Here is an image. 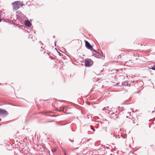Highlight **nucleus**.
<instances>
[{
    "label": "nucleus",
    "instance_id": "obj_1",
    "mask_svg": "<svg viewBox=\"0 0 155 155\" xmlns=\"http://www.w3.org/2000/svg\"><path fill=\"white\" fill-rule=\"evenodd\" d=\"M91 50L95 52V53H93L92 52V55L94 56L95 58H101L102 59H104L105 56L103 55V54L101 51V53H100V52H97L95 49L93 48H91Z\"/></svg>",
    "mask_w": 155,
    "mask_h": 155
},
{
    "label": "nucleus",
    "instance_id": "obj_2",
    "mask_svg": "<svg viewBox=\"0 0 155 155\" xmlns=\"http://www.w3.org/2000/svg\"><path fill=\"white\" fill-rule=\"evenodd\" d=\"M16 17L17 19L21 21H23L25 18V15L21 12L18 11L16 12Z\"/></svg>",
    "mask_w": 155,
    "mask_h": 155
},
{
    "label": "nucleus",
    "instance_id": "obj_3",
    "mask_svg": "<svg viewBox=\"0 0 155 155\" xmlns=\"http://www.w3.org/2000/svg\"><path fill=\"white\" fill-rule=\"evenodd\" d=\"M19 1H15L12 3L13 10L17 11L20 8L19 3Z\"/></svg>",
    "mask_w": 155,
    "mask_h": 155
},
{
    "label": "nucleus",
    "instance_id": "obj_4",
    "mask_svg": "<svg viewBox=\"0 0 155 155\" xmlns=\"http://www.w3.org/2000/svg\"><path fill=\"white\" fill-rule=\"evenodd\" d=\"M84 65L86 67H90L93 65V62L91 59H85L84 60Z\"/></svg>",
    "mask_w": 155,
    "mask_h": 155
},
{
    "label": "nucleus",
    "instance_id": "obj_5",
    "mask_svg": "<svg viewBox=\"0 0 155 155\" xmlns=\"http://www.w3.org/2000/svg\"><path fill=\"white\" fill-rule=\"evenodd\" d=\"M85 42L86 48L88 49L91 50V49L93 48V46L91 45L90 43L86 40H85Z\"/></svg>",
    "mask_w": 155,
    "mask_h": 155
},
{
    "label": "nucleus",
    "instance_id": "obj_6",
    "mask_svg": "<svg viewBox=\"0 0 155 155\" xmlns=\"http://www.w3.org/2000/svg\"><path fill=\"white\" fill-rule=\"evenodd\" d=\"M8 114V113L5 110L0 108V116L1 115L7 116Z\"/></svg>",
    "mask_w": 155,
    "mask_h": 155
},
{
    "label": "nucleus",
    "instance_id": "obj_7",
    "mask_svg": "<svg viewBox=\"0 0 155 155\" xmlns=\"http://www.w3.org/2000/svg\"><path fill=\"white\" fill-rule=\"evenodd\" d=\"M32 24L29 20H26L25 21V25L27 27H30Z\"/></svg>",
    "mask_w": 155,
    "mask_h": 155
},
{
    "label": "nucleus",
    "instance_id": "obj_8",
    "mask_svg": "<svg viewBox=\"0 0 155 155\" xmlns=\"http://www.w3.org/2000/svg\"><path fill=\"white\" fill-rule=\"evenodd\" d=\"M129 82L127 81H125L124 82H122V85H124L125 86H130V84H128Z\"/></svg>",
    "mask_w": 155,
    "mask_h": 155
},
{
    "label": "nucleus",
    "instance_id": "obj_9",
    "mask_svg": "<svg viewBox=\"0 0 155 155\" xmlns=\"http://www.w3.org/2000/svg\"><path fill=\"white\" fill-rule=\"evenodd\" d=\"M55 49H56V50L57 51V52L59 54V55L60 56H62V58L64 59L65 60L66 59V56L64 55L63 54L61 53L60 52L58 51V50H57V49L56 48H55Z\"/></svg>",
    "mask_w": 155,
    "mask_h": 155
},
{
    "label": "nucleus",
    "instance_id": "obj_10",
    "mask_svg": "<svg viewBox=\"0 0 155 155\" xmlns=\"http://www.w3.org/2000/svg\"><path fill=\"white\" fill-rule=\"evenodd\" d=\"M41 113L43 114H45V115H47V116H50V117H56L57 116H59V115H50V114H45V113Z\"/></svg>",
    "mask_w": 155,
    "mask_h": 155
},
{
    "label": "nucleus",
    "instance_id": "obj_11",
    "mask_svg": "<svg viewBox=\"0 0 155 155\" xmlns=\"http://www.w3.org/2000/svg\"><path fill=\"white\" fill-rule=\"evenodd\" d=\"M116 113H117V112L116 113H114L113 112L111 114H113L114 115V114L115 115V117L117 118L118 117V114H119V113L116 114Z\"/></svg>",
    "mask_w": 155,
    "mask_h": 155
},
{
    "label": "nucleus",
    "instance_id": "obj_12",
    "mask_svg": "<svg viewBox=\"0 0 155 155\" xmlns=\"http://www.w3.org/2000/svg\"><path fill=\"white\" fill-rule=\"evenodd\" d=\"M10 104V103H9V104H6V103L4 101H2L0 102V104L1 105H4V104Z\"/></svg>",
    "mask_w": 155,
    "mask_h": 155
},
{
    "label": "nucleus",
    "instance_id": "obj_13",
    "mask_svg": "<svg viewBox=\"0 0 155 155\" xmlns=\"http://www.w3.org/2000/svg\"><path fill=\"white\" fill-rule=\"evenodd\" d=\"M19 3V7H20V6H21V7H22L24 5L23 2H21L20 1V2Z\"/></svg>",
    "mask_w": 155,
    "mask_h": 155
},
{
    "label": "nucleus",
    "instance_id": "obj_14",
    "mask_svg": "<svg viewBox=\"0 0 155 155\" xmlns=\"http://www.w3.org/2000/svg\"><path fill=\"white\" fill-rule=\"evenodd\" d=\"M150 69H151L152 70H155V65L153 66L152 68H150Z\"/></svg>",
    "mask_w": 155,
    "mask_h": 155
},
{
    "label": "nucleus",
    "instance_id": "obj_15",
    "mask_svg": "<svg viewBox=\"0 0 155 155\" xmlns=\"http://www.w3.org/2000/svg\"><path fill=\"white\" fill-rule=\"evenodd\" d=\"M126 137H127V135H124V136H122V137L123 138H124V139H125Z\"/></svg>",
    "mask_w": 155,
    "mask_h": 155
},
{
    "label": "nucleus",
    "instance_id": "obj_16",
    "mask_svg": "<svg viewBox=\"0 0 155 155\" xmlns=\"http://www.w3.org/2000/svg\"><path fill=\"white\" fill-rule=\"evenodd\" d=\"M10 23L14 25H15L16 24H15L13 21H12L11 22H10Z\"/></svg>",
    "mask_w": 155,
    "mask_h": 155
},
{
    "label": "nucleus",
    "instance_id": "obj_17",
    "mask_svg": "<svg viewBox=\"0 0 155 155\" xmlns=\"http://www.w3.org/2000/svg\"><path fill=\"white\" fill-rule=\"evenodd\" d=\"M69 141H71V142H74V140H71L70 139H69Z\"/></svg>",
    "mask_w": 155,
    "mask_h": 155
},
{
    "label": "nucleus",
    "instance_id": "obj_18",
    "mask_svg": "<svg viewBox=\"0 0 155 155\" xmlns=\"http://www.w3.org/2000/svg\"><path fill=\"white\" fill-rule=\"evenodd\" d=\"M130 110H132V111L133 112H136V111H137V110H136V111H134L133 109V108H130Z\"/></svg>",
    "mask_w": 155,
    "mask_h": 155
},
{
    "label": "nucleus",
    "instance_id": "obj_19",
    "mask_svg": "<svg viewBox=\"0 0 155 155\" xmlns=\"http://www.w3.org/2000/svg\"><path fill=\"white\" fill-rule=\"evenodd\" d=\"M124 108V107H122L121 108V109H120V110L121 111H122L123 110V109Z\"/></svg>",
    "mask_w": 155,
    "mask_h": 155
},
{
    "label": "nucleus",
    "instance_id": "obj_20",
    "mask_svg": "<svg viewBox=\"0 0 155 155\" xmlns=\"http://www.w3.org/2000/svg\"><path fill=\"white\" fill-rule=\"evenodd\" d=\"M91 129L93 130L94 131H95V130L94 128H91Z\"/></svg>",
    "mask_w": 155,
    "mask_h": 155
},
{
    "label": "nucleus",
    "instance_id": "obj_21",
    "mask_svg": "<svg viewBox=\"0 0 155 155\" xmlns=\"http://www.w3.org/2000/svg\"><path fill=\"white\" fill-rule=\"evenodd\" d=\"M87 104L89 105H91L90 103L88 102H87Z\"/></svg>",
    "mask_w": 155,
    "mask_h": 155
},
{
    "label": "nucleus",
    "instance_id": "obj_22",
    "mask_svg": "<svg viewBox=\"0 0 155 155\" xmlns=\"http://www.w3.org/2000/svg\"><path fill=\"white\" fill-rule=\"evenodd\" d=\"M2 21V19L1 18V15H0V22H1Z\"/></svg>",
    "mask_w": 155,
    "mask_h": 155
},
{
    "label": "nucleus",
    "instance_id": "obj_23",
    "mask_svg": "<svg viewBox=\"0 0 155 155\" xmlns=\"http://www.w3.org/2000/svg\"><path fill=\"white\" fill-rule=\"evenodd\" d=\"M64 155H67L65 151H64Z\"/></svg>",
    "mask_w": 155,
    "mask_h": 155
},
{
    "label": "nucleus",
    "instance_id": "obj_24",
    "mask_svg": "<svg viewBox=\"0 0 155 155\" xmlns=\"http://www.w3.org/2000/svg\"><path fill=\"white\" fill-rule=\"evenodd\" d=\"M92 140V139H91V138H90V139H88V140H87V142H88V141H89V140Z\"/></svg>",
    "mask_w": 155,
    "mask_h": 155
},
{
    "label": "nucleus",
    "instance_id": "obj_25",
    "mask_svg": "<svg viewBox=\"0 0 155 155\" xmlns=\"http://www.w3.org/2000/svg\"><path fill=\"white\" fill-rule=\"evenodd\" d=\"M103 121H107V120L106 119H103Z\"/></svg>",
    "mask_w": 155,
    "mask_h": 155
},
{
    "label": "nucleus",
    "instance_id": "obj_26",
    "mask_svg": "<svg viewBox=\"0 0 155 155\" xmlns=\"http://www.w3.org/2000/svg\"><path fill=\"white\" fill-rule=\"evenodd\" d=\"M55 111H58V112H60L61 111L60 110H56Z\"/></svg>",
    "mask_w": 155,
    "mask_h": 155
},
{
    "label": "nucleus",
    "instance_id": "obj_27",
    "mask_svg": "<svg viewBox=\"0 0 155 155\" xmlns=\"http://www.w3.org/2000/svg\"><path fill=\"white\" fill-rule=\"evenodd\" d=\"M120 83H117L115 85V86H117L118 84H119Z\"/></svg>",
    "mask_w": 155,
    "mask_h": 155
},
{
    "label": "nucleus",
    "instance_id": "obj_28",
    "mask_svg": "<svg viewBox=\"0 0 155 155\" xmlns=\"http://www.w3.org/2000/svg\"><path fill=\"white\" fill-rule=\"evenodd\" d=\"M54 46H56V41L54 42Z\"/></svg>",
    "mask_w": 155,
    "mask_h": 155
},
{
    "label": "nucleus",
    "instance_id": "obj_29",
    "mask_svg": "<svg viewBox=\"0 0 155 155\" xmlns=\"http://www.w3.org/2000/svg\"><path fill=\"white\" fill-rule=\"evenodd\" d=\"M41 43V44L42 45H43V44L42 43V42L41 41H40V43Z\"/></svg>",
    "mask_w": 155,
    "mask_h": 155
},
{
    "label": "nucleus",
    "instance_id": "obj_30",
    "mask_svg": "<svg viewBox=\"0 0 155 155\" xmlns=\"http://www.w3.org/2000/svg\"><path fill=\"white\" fill-rule=\"evenodd\" d=\"M155 112V110H153V111H152V113H154Z\"/></svg>",
    "mask_w": 155,
    "mask_h": 155
},
{
    "label": "nucleus",
    "instance_id": "obj_31",
    "mask_svg": "<svg viewBox=\"0 0 155 155\" xmlns=\"http://www.w3.org/2000/svg\"><path fill=\"white\" fill-rule=\"evenodd\" d=\"M62 108L63 109H64L65 108V107H63Z\"/></svg>",
    "mask_w": 155,
    "mask_h": 155
},
{
    "label": "nucleus",
    "instance_id": "obj_32",
    "mask_svg": "<svg viewBox=\"0 0 155 155\" xmlns=\"http://www.w3.org/2000/svg\"><path fill=\"white\" fill-rule=\"evenodd\" d=\"M105 109V108H104L102 109V110H104Z\"/></svg>",
    "mask_w": 155,
    "mask_h": 155
},
{
    "label": "nucleus",
    "instance_id": "obj_33",
    "mask_svg": "<svg viewBox=\"0 0 155 155\" xmlns=\"http://www.w3.org/2000/svg\"><path fill=\"white\" fill-rule=\"evenodd\" d=\"M18 25H19V24H17V26H18V27H19V26H18Z\"/></svg>",
    "mask_w": 155,
    "mask_h": 155
},
{
    "label": "nucleus",
    "instance_id": "obj_34",
    "mask_svg": "<svg viewBox=\"0 0 155 155\" xmlns=\"http://www.w3.org/2000/svg\"><path fill=\"white\" fill-rule=\"evenodd\" d=\"M129 147H131V144H130L129 145Z\"/></svg>",
    "mask_w": 155,
    "mask_h": 155
},
{
    "label": "nucleus",
    "instance_id": "obj_35",
    "mask_svg": "<svg viewBox=\"0 0 155 155\" xmlns=\"http://www.w3.org/2000/svg\"><path fill=\"white\" fill-rule=\"evenodd\" d=\"M97 122H100V121H96Z\"/></svg>",
    "mask_w": 155,
    "mask_h": 155
},
{
    "label": "nucleus",
    "instance_id": "obj_36",
    "mask_svg": "<svg viewBox=\"0 0 155 155\" xmlns=\"http://www.w3.org/2000/svg\"><path fill=\"white\" fill-rule=\"evenodd\" d=\"M21 26L25 27L24 26V25H21Z\"/></svg>",
    "mask_w": 155,
    "mask_h": 155
},
{
    "label": "nucleus",
    "instance_id": "obj_37",
    "mask_svg": "<svg viewBox=\"0 0 155 155\" xmlns=\"http://www.w3.org/2000/svg\"><path fill=\"white\" fill-rule=\"evenodd\" d=\"M100 123H101V124H102V123H103V122H101V121H100Z\"/></svg>",
    "mask_w": 155,
    "mask_h": 155
},
{
    "label": "nucleus",
    "instance_id": "obj_38",
    "mask_svg": "<svg viewBox=\"0 0 155 155\" xmlns=\"http://www.w3.org/2000/svg\"><path fill=\"white\" fill-rule=\"evenodd\" d=\"M114 137H115L116 138H117V136H114Z\"/></svg>",
    "mask_w": 155,
    "mask_h": 155
},
{
    "label": "nucleus",
    "instance_id": "obj_39",
    "mask_svg": "<svg viewBox=\"0 0 155 155\" xmlns=\"http://www.w3.org/2000/svg\"><path fill=\"white\" fill-rule=\"evenodd\" d=\"M53 38H55V36H53Z\"/></svg>",
    "mask_w": 155,
    "mask_h": 155
},
{
    "label": "nucleus",
    "instance_id": "obj_40",
    "mask_svg": "<svg viewBox=\"0 0 155 155\" xmlns=\"http://www.w3.org/2000/svg\"><path fill=\"white\" fill-rule=\"evenodd\" d=\"M40 50L41 51H42V49H41Z\"/></svg>",
    "mask_w": 155,
    "mask_h": 155
},
{
    "label": "nucleus",
    "instance_id": "obj_41",
    "mask_svg": "<svg viewBox=\"0 0 155 155\" xmlns=\"http://www.w3.org/2000/svg\"><path fill=\"white\" fill-rule=\"evenodd\" d=\"M56 151V150L55 149V150H54V151Z\"/></svg>",
    "mask_w": 155,
    "mask_h": 155
},
{
    "label": "nucleus",
    "instance_id": "obj_42",
    "mask_svg": "<svg viewBox=\"0 0 155 155\" xmlns=\"http://www.w3.org/2000/svg\"><path fill=\"white\" fill-rule=\"evenodd\" d=\"M94 107V108H95V107H94H94Z\"/></svg>",
    "mask_w": 155,
    "mask_h": 155
},
{
    "label": "nucleus",
    "instance_id": "obj_43",
    "mask_svg": "<svg viewBox=\"0 0 155 155\" xmlns=\"http://www.w3.org/2000/svg\"><path fill=\"white\" fill-rule=\"evenodd\" d=\"M52 121H49V122H52Z\"/></svg>",
    "mask_w": 155,
    "mask_h": 155
},
{
    "label": "nucleus",
    "instance_id": "obj_44",
    "mask_svg": "<svg viewBox=\"0 0 155 155\" xmlns=\"http://www.w3.org/2000/svg\"><path fill=\"white\" fill-rule=\"evenodd\" d=\"M103 87V86H102V87Z\"/></svg>",
    "mask_w": 155,
    "mask_h": 155
},
{
    "label": "nucleus",
    "instance_id": "obj_45",
    "mask_svg": "<svg viewBox=\"0 0 155 155\" xmlns=\"http://www.w3.org/2000/svg\"><path fill=\"white\" fill-rule=\"evenodd\" d=\"M120 108V107H118V108Z\"/></svg>",
    "mask_w": 155,
    "mask_h": 155
},
{
    "label": "nucleus",
    "instance_id": "obj_46",
    "mask_svg": "<svg viewBox=\"0 0 155 155\" xmlns=\"http://www.w3.org/2000/svg\"><path fill=\"white\" fill-rule=\"evenodd\" d=\"M138 92H136V93H138Z\"/></svg>",
    "mask_w": 155,
    "mask_h": 155
},
{
    "label": "nucleus",
    "instance_id": "obj_47",
    "mask_svg": "<svg viewBox=\"0 0 155 155\" xmlns=\"http://www.w3.org/2000/svg\"><path fill=\"white\" fill-rule=\"evenodd\" d=\"M91 126H92V125H91V126H90V127H91Z\"/></svg>",
    "mask_w": 155,
    "mask_h": 155
},
{
    "label": "nucleus",
    "instance_id": "obj_48",
    "mask_svg": "<svg viewBox=\"0 0 155 155\" xmlns=\"http://www.w3.org/2000/svg\"><path fill=\"white\" fill-rule=\"evenodd\" d=\"M154 118H155V117H154Z\"/></svg>",
    "mask_w": 155,
    "mask_h": 155
}]
</instances>
